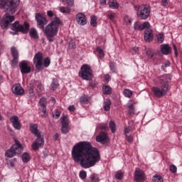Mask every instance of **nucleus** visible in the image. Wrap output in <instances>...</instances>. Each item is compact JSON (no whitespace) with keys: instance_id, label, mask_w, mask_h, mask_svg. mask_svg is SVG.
<instances>
[{"instance_id":"obj_1","label":"nucleus","mask_w":182,"mask_h":182,"mask_svg":"<svg viewBox=\"0 0 182 182\" xmlns=\"http://www.w3.org/2000/svg\"><path fill=\"white\" fill-rule=\"evenodd\" d=\"M71 156L74 161L80 163L83 168H90L100 161L99 150L92 146L87 141L77 143L72 149Z\"/></svg>"},{"instance_id":"obj_2","label":"nucleus","mask_w":182,"mask_h":182,"mask_svg":"<svg viewBox=\"0 0 182 182\" xmlns=\"http://www.w3.org/2000/svg\"><path fill=\"white\" fill-rule=\"evenodd\" d=\"M161 85V89L158 87H153L151 91L156 97H163L167 95L170 90V83H171V75H164L158 77Z\"/></svg>"},{"instance_id":"obj_3","label":"nucleus","mask_w":182,"mask_h":182,"mask_svg":"<svg viewBox=\"0 0 182 182\" xmlns=\"http://www.w3.org/2000/svg\"><path fill=\"white\" fill-rule=\"evenodd\" d=\"M62 23L59 18H55L50 23H48L44 29L46 38L48 42H54L55 36L58 35L59 31V25Z\"/></svg>"},{"instance_id":"obj_4","label":"nucleus","mask_w":182,"mask_h":182,"mask_svg":"<svg viewBox=\"0 0 182 182\" xmlns=\"http://www.w3.org/2000/svg\"><path fill=\"white\" fill-rule=\"evenodd\" d=\"M30 130L31 133H33V134H34L36 137H37L36 141L32 144L31 147L33 150H39V149H41V147H42L43 144H45L43 136H42V133H41V132H39V130L38 129L37 124H31L30 125Z\"/></svg>"},{"instance_id":"obj_5","label":"nucleus","mask_w":182,"mask_h":182,"mask_svg":"<svg viewBox=\"0 0 182 182\" xmlns=\"http://www.w3.org/2000/svg\"><path fill=\"white\" fill-rule=\"evenodd\" d=\"M33 63L37 70H42L44 68L49 67V65H50V58L46 57L43 60V53L38 52L34 55Z\"/></svg>"},{"instance_id":"obj_6","label":"nucleus","mask_w":182,"mask_h":182,"mask_svg":"<svg viewBox=\"0 0 182 182\" xmlns=\"http://www.w3.org/2000/svg\"><path fill=\"white\" fill-rule=\"evenodd\" d=\"M15 143L12 145V146L6 151L4 156L8 159H12V157H15V156H18L22 153L23 151V147L22 146V144L18 139H14Z\"/></svg>"},{"instance_id":"obj_7","label":"nucleus","mask_w":182,"mask_h":182,"mask_svg":"<svg viewBox=\"0 0 182 182\" xmlns=\"http://www.w3.org/2000/svg\"><path fill=\"white\" fill-rule=\"evenodd\" d=\"M19 6V0H0V8L9 9L10 14L14 15L16 12V8Z\"/></svg>"},{"instance_id":"obj_8","label":"nucleus","mask_w":182,"mask_h":182,"mask_svg":"<svg viewBox=\"0 0 182 182\" xmlns=\"http://www.w3.org/2000/svg\"><path fill=\"white\" fill-rule=\"evenodd\" d=\"M80 77H82L84 80H92L93 79V70L90 65L84 64L80 69L79 73Z\"/></svg>"},{"instance_id":"obj_9","label":"nucleus","mask_w":182,"mask_h":182,"mask_svg":"<svg viewBox=\"0 0 182 182\" xmlns=\"http://www.w3.org/2000/svg\"><path fill=\"white\" fill-rule=\"evenodd\" d=\"M150 12H151L150 6L142 4L139 6L136 15L139 19L146 20L150 16Z\"/></svg>"},{"instance_id":"obj_10","label":"nucleus","mask_w":182,"mask_h":182,"mask_svg":"<svg viewBox=\"0 0 182 182\" xmlns=\"http://www.w3.org/2000/svg\"><path fill=\"white\" fill-rule=\"evenodd\" d=\"M28 90L30 96H35V92L36 93H41L43 90V86L40 81H33L28 85Z\"/></svg>"},{"instance_id":"obj_11","label":"nucleus","mask_w":182,"mask_h":182,"mask_svg":"<svg viewBox=\"0 0 182 182\" xmlns=\"http://www.w3.org/2000/svg\"><path fill=\"white\" fill-rule=\"evenodd\" d=\"M11 29L14 32H22V33H28V31H29V23L25 22L23 25H22L19 23L18 21H16L13 24H11Z\"/></svg>"},{"instance_id":"obj_12","label":"nucleus","mask_w":182,"mask_h":182,"mask_svg":"<svg viewBox=\"0 0 182 182\" xmlns=\"http://www.w3.org/2000/svg\"><path fill=\"white\" fill-rule=\"evenodd\" d=\"M15 21V16L9 15V14H6L0 22L1 27L3 29H7L9 26V23Z\"/></svg>"},{"instance_id":"obj_13","label":"nucleus","mask_w":182,"mask_h":182,"mask_svg":"<svg viewBox=\"0 0 182 182\" xmlns=\"http://www.w3.org/2000/svg\"><path fill=\"white\" fill-rule=\"evenodd\" d=\"M36 21H37V26L40 29H45V25H48V20L46 16L38 13L36 14Z\"/></svg>"},{"instance_id":"obj_14","label":"nucleus","mask_w":182,"mask_h":182,"mask_svg":"<svg viewBox=\"0 0 182 182\" xmlns=\"http://www.w3.org/2000/svg\"><path fill=\"white\" fill-rule=\"evenodd\" d=\"M18 65H19L21 73L23 75H27L28 73H31V70H32V68L29 64V61H27V60L21 61L18 63Z\"/></svg>"},{"instance_id":"obj_15","label":"nucleus","mask_w":182,"mask_h":182,"mask_svg":"<svg viewBox=\"0 0 182 182\" xmlns=\"http://www.w3.org/2000/svg\"><path fill=\"white\" fill-rule=\"evenodd\" d=\"M134 178L136 182H144L146 180V173L140 168H136L134 173Z\"/></svg>"},{"instance_id":"obj_16","label":"nucleus","mask_w":182,"mask_h":182,"mask_svg":"<svg viewBox=\"0 0 182 182\" xmlns=\"http://www.w3.org/2000/svg\"><path fill=\"white\" fill-rule=\"evenodd\" d=\"M75 21L78 25L85 26L87 23V18L82 13H78L75 15Z\"/></svg>"},{"instance_id":"obj_17","label":"nucleus","mask_w":182,"mask_h":182,"mask_svg":"<svg viewBox=\"0 0 182 182\" xmlns=\"http://www.w3.org/2000/svg\"><path fill=\"white\" fill-rule=\"evenodd\" d=\"M11 53L13 59L11 60V63L13 66H16L18 65V60L19 59V52L18 49L15 47L11 48Z\"/></svg>"},{"instance_id":"obj_18","label":"nucleus","mask_w":182,"mask_h":182,"mask_svg":"<svg viewBox=\"0 0 182 182\" xmlns=\"http://www.w3.org/2000/svg\"><path fill=\"white\" fill-rule=\"evenodd\" d=\"M96 141L98 143H101V144H107V143H109V136L107 133L101 132L96 137Z\"/></svg>"},{"instance_id":"obj_19","label":"nucleus","mask_w":182,"mask_h":182,"mask_svg":"<svg viewBox=\"0 0 182 182\" xmlns=\"http://www.w3.org/2000/svg\"><path fill=\"white\" fill-rule=\"evenodd\" d=\"M10 122L12 123L13 127L16 130H21L22 127V124H21V121H19V117L16 115H14L10 118Z\"/></svg>"},{"instance_id":"obj_20","label":"nucleus","mask_w":182,"mask_h":182,"mask_svg":"<svg viewBox=\"0 0 182 182\" xmlns=\"http://www.w3.org/2000/svg\"><path fill=\"white\" fill-rule=\"evenodd\" d=\"M12 92L17 96H21L24 92L23 88L21 84H15L11 87Z\"/></svg>"},{"instance_id":"obj_21","label":"nucleus","mask_w":182,"mask_h":182,"mask_svg":"<svg viewBox=\"0 0 182 182\" xmlns=\"http://www.w3.org/2000/svg\"><path fill=\"white\" fill-rule=\"evenodd\" d=\"M153 31L151 28H147L145 30L144 38L146 42H151V41H153Z\"/></svg>"},{"instance_id":"obj_22","label":"nucleus","mask_w":182,"mask_h":182,"mask_svg":"<svg viewBox=\"0 0 182 182\" xmlns=\"http://www.w3.org/2000/svg\"><path fill=\"white\" fill-rule=\"evenodd\" d=\"M134 28L135 31H144V29L146 28L150 29V23H149V21H145L141 25L135 23Z\"/></svg>"},{"instance_id":"obj_23","label":"nucleus","mask_w":182,"mask_h":182,"mask_svg":"<svg viewBox=\"0 0 182 182\" xmlns=\"http://www.w3.org/2000/svg\"><path fill=\"white\" fill-rule=\"evenodd\" d=\"M39 103H40L41 107H42V109L41 112V116H45V114H46V103H48L46 98L45 97H42L39 100Z\"/></svg>"},{"instance_id":"obj_24","label":"nucleus","mask_w":182,"mask_h":182,"mask_svg":"<svg viewBox=\"0 0 182 182\" xmlns=\"http://www.w3.org/2000/svg\"><path fill=\"white\" fill-rule=\"evenodd\" d=\"M161 52L163 55H168L171 52V47L168 44L161 45Z\"/></svg>"},{"instance_id":"obj_25","label":"nucleus","mask_w":182,"mask_h":182,"mask_svg":"<svg viewBox=\"0 0 182 182\" xmlns=\"http://www.w3.org/2000/svg\"><path fill=\"white\" fill-rule=\"evenodd\" d=\"M91 100H92V98L85 95L80 97V103L81 105H88V103H90Z\"/></svg>"},{"instance_id":"obj_26","label":"nucleus","mask_w":182,"mask_h":182,"mask_svg":"<svg viewBox=\"0 0 182 182\" xmlns=\"http://www.w3.org/2000/svg\"><path fill=\"white\" fill-rule=\"evenodd\" d=\"M29 35L32 39H39V35H38V31L36 29L32 28L30 30Z\"/></svg>"},{"instance_id":"obj_27","label":"nucleus","mask_w":182,"mask_h":182,"mask_svg":"<svg viewBox=\"0 0 182 182\" xmlns=\"http://www.w3.org/2000/svg\"><path fill=\"white\" fill-rule=\"evenodd\" d=\"M59 11L61 14H66L67 15H70V13L72 12V9H70V8L65 6H60Z\"/></svg>"},{"instance_id":"obj_28","label":"nucleus","mask_w":182,"mask_h":182,"mask_svg":"<svg viewBox=\"0 0 182 182\" xmlns=\"http://www.w3.org/2000/svg\"><path fill=\"white\" fill-rule=\"evenodd\" d=\"M108 5L109 8H112V9H117V8H119V4L114 0H109Z\"/></svg>"},{"instance_id":"obj_29","label":"nucleus","mask_w":182,"mask_h":182,"mask_svg":"<svg viewBox=\"0 0 182 182\" xmlns=\"http://www.w3.org/2000/svg\"><path fill=\"white\" fill-rule=\"evenodd\" d=\"M102 92L104 95H112V87L109 85H103Z\"/></svg>"},{"instance_id":"obj_30","label":"nucleus","mask_w":182,"mask_h":182,"mask_svg":"<svg viewBox=\"0 0 182 182\" xmlns=\"http://www.w3.org/2000/svg\"><path fill=\"white\" fill-rule=\"evenodd\" d=\"M62 125H69L70 121H69V117L68 115H63L60 118Z\"/></svg>"},{"instance_id":"obj_31","label":"nucleus","mask_w":182,"mask_h":182,"mask_svg":"<svg viewBox=\"0 0 182 182\" xmlns=\"http://www.w3.org/2000/svg\"><path fill=\"white\" fill-rule=\"evenodd\" d=\"M148 59H153L154 58V55H156V53L154 50H151V48H149L146 52Z\"/></svg>"},{"instance_id":"obj_32","label":"nucleus","mask_w":182,"mask_h":182,"mask_svg":"<svg viewBox=\"0 0 182 182\" xmlns=\"http://www.w3.org/2000/svg\"><path fill=\"white\" fill-rule=\"evenodd\" d=\"M61 132L63 134H66L70 132V127L69 125H62Z\"/></svg>"},{"instance_id":"obj_33","label":"nucleus","mask_w":182,"mask_h":182,"mask_svg":"<svg viewBox=\"0 0 182 182\" xmlns=\"http://www.w3.org/2000/svg\"><path fill=\"white\" fill-rule=\"evenodd\" d=\"M123 177H124V172H122V171L116 172L115 178H117V180H123Z\"/></svg>"},{"instance_id":"obj_34","label":"nucleus","mask_w":182,"mask_h":182,"mask_svg":"<svg viewBox=\"0 0 182 182\" xmlns=\"http://www.w3.org/2000/svg\"><path fill=\"white\" fill-rule=\"evenodd\" d=\"M22 160L23 163H28L31 160V155L28 153H23L22 155Z\"/></svg>"},{"instance_id":"obj_35","label":"nucleus","mask_w":182,"mask_h":182,"mask_svg":"<svg viewBox=\"0 0 182 182\" xmlns=\"http://www.w3.org/2000/svg\"><path fill=\"white\" fill-rule=\"evenodd\" d=\"M111 105L112 101H110V100H107L104 106V110H105V112H109V110H110Z\"/></svg>"},{"instance_id":"obj_36","label":"nucleus","mask_w":182,"mask_h":182,"mask_svg":"<svg viewBox=\"0 0 182 182\" xmlns=\"http://www.w3.org/2000/svg\"><path fill=\"white\" fill-rule=\"evenodd\" d=\"M124 95L125 96V97H132L133 96V91L129 90V89H125L124 90Z\"/></svg>"},{"instance_id":"obj_37","label":"nucleus","mask_w":182,"mask_h":182,"mask_svg":"<svg viewBox=\"0 0 182 182\" xmlns=\"http://www.w3.org/2000/svg\"><path fill=\"white\" fill-rule=\"evenodd\" d=\"M109 126V129L112 131V133H116V124L114 123V122L110 121Z\"/></svg>"},{"instance_id":"obj_38","label":"nucleus","mask_w":182,"mask_h":182,"mask_svg":"<svg viewBox=\"0 0 182 182\" xmlns=\"http://www.w3.org/2000/svg\"><path fill=\"white\" fill-rule=\"evenodd\" d=\"M90 181L99 182V176L97 174H92L90 176Z\"/></svg>"},{"instance_id":"obj_39","label":"nucleus","mask_w":182,"mask_h":182,"mask_svg":"<svg viewBox=\"0 0 182 182\" xmlns=\"http://www.w3.org/2000/svg\"><path fill=\"white\" fill-rule=\"evenodd\" d=\"M153 181L154 182H163V177L160 175H155L153 177Z\"/></svg>"},{"instance_id":"obj_40","label":"nucleus","mask_w":182,"mask_h":182,"mask_svg":"<svg viewBox=\"0 0 182 182\" xmlns=\"http://www.w3.org/2000/svg\"><path fill=\"white\" fill-rule=\"evenodd\" d=\"M97 18H96L95 16H93L92 18H91V21H90V24L92 26H96L97 25Z\"/></svg>"},{"instance_id":"obj_41","label":"nucleus","mask_w":182,"mask_h":182,"mask_svg":"<svg viewBox=\"0 0 182 182\" xmlns=\"http://www.w3.org/2000/svg\"><path fill=\"white\" fill-rule=\"evenodd\" d=\"M124 23L125 25H130L132 23V18H130L128 16H125L124 17Z\"/></svg>"},{"instance_id":"obj_42","label":"nucleus","mask_w":182,"mask_h":182,"mask_svg":"<svg viewBox=\"0 0 182 182\" xmlns=\"http://www.w3.org/2000/svg\"><path fill=\"white\" fill-rule=\"evenodd\" d=\"M96 50L98 52L100 58H105V52L100 47L97 48Z\"/></svg>"},{"instance_id":"obj_43","label":"nucleus","mask_w":182,"mask_h":182,"mask_svg":"<svg viewBox=\"0 0 182 182\" xmlns=\"http://www.w3.org/2000/svg\"><path fill=\"white\" fill-rule=\"evenodd\" d=\"M80 178L82 180H85V178H86V177H87V173H86V171H81L80 172V174H79Z\"/></svg>"},{"instance_id":"obj_44","label":"nucleus","mask_w":182,"mask_h":182,"mask_svg":"<svg viewBox=\"0 0 182 182\" xmlns=\"http://www.w3.org/2000/svg\"><path fill=\"white\" fill-rule=\"evenodd\" d=\"M63 2H66L68 6H70V8H71V6H73V5H75V1L73 0H62Z\"/></svg>"},{"instance_id":"obj_45","label":"nucleus","mask_w":182,"mask_h":182,"mask_svg":"<svg viewBox=\"0 0 182 182\" xmlns=\"http://www.w3.org/2000/svg\"><path fill=\"white\" fill-rule=\"evenodd\" d=\"M169 171L171 173H177V166L176 165H170L169 166Z\"/></svg>"},{"instance_id":"obj_46","label":"nucleus","mask_w":182,"mask_h":182,"mask_svg":"<svg viewBox=\"0 0 182 182\" xmlns=\"http://www.w3.org/2000/svg\"><path fill=\"white\" fill-rule=\"evenodd\" d=\"M47 15L48 16H49V18H54V19H56V18H58L56 17V14H55V13H53V11H48L47 12Z\"/></svg>"},{"instance_id":"obj_47","label":"nucleus","mask_w":182,"mask_h":182,"mask_svg":"<svg viewBox=\"0 0 182 182\" xmlns=\"http://www.w3.org/2000/svg\"><path fill=\"white\" fill-rule=\"evenodd\" d=\"M128 109L130 114H134V105H128Z\"/></svg>"},{"instance_id":"obj_48","label":"nucleus","mask_w":182,"mask_h":182,"mask_svg":"<svg viewBox=\"0 0 182 182\" xmlns=\"http://www.w3.org/2000/svg\"><path fill=\"white\" fill-rule=\"evenodd\" d=\"M158 42L159 43H163V42H164V35L163 34L158 35Z\"/></svg>"},{"instance_id":"obj_49","label":"nucleus","mask_w":182,"mask_h":182,"mask_svg":"<svg viewBox=\"0 0 182 182\" xmlns=\"http://www.w3.org/2000/svg\"><path fill=\"white\" fill-rule=\"evenodd\" d=\"M90 89H95V87H97V82L92 81L89 84Z\"/></svg>"},{"instance_id":"obj_50","label":"nucleus","mask_w":182,"mask_h":182,"mask_svg":"<svg viewBox=\"0 0 182 182\" xmlns=\"http://www.w3.org/2000/svg\"><path fill=\"white\" fill-rule=\"evenodd\" d=\"M126 140L128 141V143H133V136L132 135H125Z\"/></svg>"},{"instance_id":"obj_51","label":"nucleus","mask_w":182,"mask_h":182,"mask_svg":"<svg viewBox=\"0 0 182 182\" xmlns=\"http://www.w3.org/2000/svg\"><path fill=\"white\" fill-rule=\"evenodd\" d=\"M110 75L108 74H106L104 75V82H105V83H107L108 82H110Z\"/></svg>"},{"instance_id":"obj_52","label":"nucleus","mask_w":182,"mask_h":182,"mask_svg":"<svg viewBox=\"0 0 182 182\" xmlns=\"http://www.w3.org/2000/svg\"><path fill=\"white\" fill-rule=\"evenodd\" d=\"M108 18L109 19H110V21H114V18H116V14L115 13H111L108 15Z\"/></svg>"},{"instance_id":"obj_53","label":"nucleus","mask_w":182,"mask_h":182,"mask_svg":"<svg viewBox=\"0 0 182 182\" xmlns=\"http://www.w3.org/2000/svg\"><path fill=\"white\" fill-rule=\"evenodd\" d=\"M109 68H111V70H112V72L116 71V65H114V63H109Z\"/></svg>"},{"instance_id":"obj_54","label":"nucleus","mask_w":182,"mask_h":182,"mask_svg":"<svg viewBox=\"0 0 182 182\" xmlns=\"http://www.w3.org/2000/svg\"><path fill=\"white\" fill-rule=\"evenodd\" d=\"M53 117H55V119H59V117H60V112L59 111H55Z\"/></svg>"},{"instance_id":"obj_55","label":"nucleus","mask_w":182,"mask_h":182,"mask_svg":"<svg viewBox=\"0 0 182 182\" xmlns=\"http://www.w3.org/2000/svg\"><path fill=\"white\" fill-rule=\"evenodd\" d=\"M168 2H170V0H162V6H166V5H168Z\"/></svg>"},{"instance_id":"obj_56","label":"nucleus","mask_w":182,"mask_h":182,"mask_svg":"<svg viewBox=\"0 0 182 182\" xmlns=\"http://www.w3.org/2000/svg\"><path fill=\"white\" fill-rule=\"evenodd\" d=\"M173 48L175 52V55L178 56V52L177 51V46H176V44H173Z\"/></svg>"},{"instance_id":"obj_57","label":"nucleus","mask_w":182,"mask_h":182,"mask_svg":"<svg viewBox=\"0 0 182 182\" xmlns=\"http://www.w3.org/2000/svg\"><path fill=\"white\" fill-rule=\"evenodd\" d=\"M130 132H132V129H130V127H127L124 129V133H125V136L126 134L130 133Z\"/></svg>"},{"instance_id":"obj_58","label":"nucleus","mask_w":182,"mask_h":182,"mask_svg":"<svg viewBox=\"0 0 182 182\" xmlns=\"http://www.w3.org/2000/svg\"><path fill=\"white\" fill-rule=\"evenodd\" d=\"M68 110H70V112H75L76 110V108L74 105H71L68 107Z\"/></svg>"},{"instance_id":"obj_59","label":"nucleus","mask_w":182,"mask_h":182,"mask_svg":"<svg viewBox=\"0 0 182 182\" xmlns=\"http://www.w3.org/2000/svg\"><path fill=\"white\" fill-rule=\"evenodd\" d=\"M100 4L102 6H105L107 4V0H100Z\"/></svg>"},{"instance_id":"obj_60","label":"nucleus","mask_w":182,"mask_h":182,"mask_svg":"<svg viewBox=\"0 0 182 182\" xmlns=\"http://www.w3.org/2000/svg\"><path fill=\"white\" fill-rule=\"evenodd\" d=\"M168 66H170V62H166L165 63H164V65H162V69H164V68H167V67H168Z\"/></svg>"},{"instance_id":"obj_61","label":"nucleus","mask_w":182,"mask_h":182,"mask_svg":"<svg viewBox=\"0 0 182 182\" xmlns=\"http://www.w3.org/2000/svg\"><path fill=\"white\" fill-rule=\"evenodd\" d=\"M101 130H106L107 129V124H103L100 127Z\"/></svg>"},{"instance_id":"obj_62","label":"nucleus","mask_w":182,"mask_h":182,"mask_svg":"<svg viewBox=\"0 0 182 182\" xmlns=\"http://www.w3.org/2000/svg\"><path fill=\"white\" fill-rule=\"evenodd\" d=\"M53 139L54 140H58V139H59V134H55L54 136H53Z\"/></svg>"},{"instance_id":"obj_63","label":"nucleus","mask_w":182,"mask_h":182,"mask_svg":"<svg viewBox=\"0 0 182 182\" xmlns=\"http://www.w3.org/2000/svg\"><path fill=\"white\" fill-rule=\"evenodd\" d=\"M71 45H72V47H73V49H75V48H76V43L72 42Z\"/></svg>"},{"instance_id":"obj_64","label":"nucleus","mask_w":182,"mask_h":182,"mask_svg":"<svg viewBox=\"0 0 182 182\" xmlns=\"http://www.w3.org/2000/svg\"><path fill=\"white\" fill-rule=\"evenodd\" d=\"M58 87V85H53L52 84V88H53V90H55V89Z\"/></svg>"}]
</instances>
